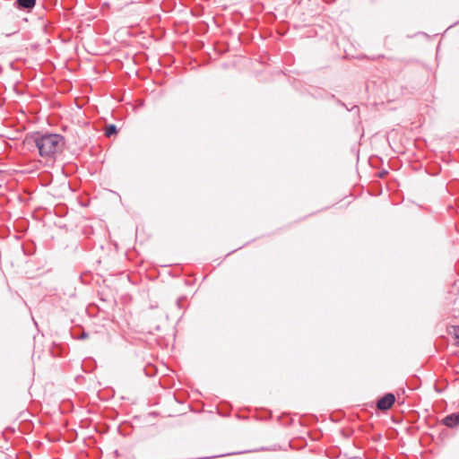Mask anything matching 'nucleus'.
Listing matches in <instances>:
<instances>
[{
    "mask_svg": "<svg viewBox=\"0 0 459 459\" xmlns=\"http://www.w3.org/2000/svg\"><path fill=\"white\" fill-rule=\"evenodd\" d=\"M30 140L35 143L39 155L42 157H54L63 152L65 144L64 136L58 134L36 132L31 134Z\"/></svg>",
    "mask_w": 459,
    "mask_h": 459,
    "instance_id": "1",
    "label": "nucleus"
},
{
    "mask_svg": "<svg viewBox=\"0 0 459 459\" xmlns=\"http://www.w3.org/2000/svg\"><path fill=\"white\" fill-rule=\"evenodd\" d=\"M395 402V396L392 393H387L377 400V408L380 411L389 410Z\"/></svg>",
    "mask_w": 459,
    "mask_h": 459,
    "instance_id": "2",
    "label": "nucleus"
},
{
    "mask_svg": "<svg viewBox=\"0 0 459 459\" xmlns=\"http://www.w3.org/2000/svg\"><path fill=\"white\" fill-rule=\"evenodd\" d=\"M443 424L448 428H456L459 426V411L455 413H451L446 416L443 420Z\"/></svg>",
    "mask_w": 459,
    "mask_h": 459,
    "instance_id": "3",
    "label": "nucleus"
},
{
    "mask_svg": "<svg viewBox=\"0 0 459 459\" xmlns=\"http://www.w3.org/2000/svg\"><path fill=\"white\" fill-rule=\"evenodd\" d=\"M36 5V0H15L14 6L19 10L30 11Z\"/></svg>",
    "mask_w": 459,
    "mask_h": 459,
    "instance_id": "4",
    "label": "nucleus"
},
{
    "mask_svg": "<svg viewBox=\"0 0 459 459\" xmlns=\"http://www.w3.org/2000/svg\"><path fill=\"white\" fill-rule=\"evenodd\" d=\"M117 133V128L116 125L110 124L105 128V135L107 137H110Z\"/></svg>",
    "mask_w": 459,
    "mask_h": 459,
    "instance_id": "5",
    "label": "nucleus"
},
{
    "mask_svg": "<svg viewBox=\"0 0 459 459\" xmlns=\"http://www.w3.org/2000/svg\"><path fill=\"white\" fill-rule=\"evenodd\" d=\"M454 335L456 342L459 344V326L454 327Z\"/></svg>",
    "mask_w": 459,
    "mask_h": 459,
    "instance_id": "6",
    "label": "nucleus"
},
{
    "mask_svg": "<svg viewBox=\"0 0 459 459\" xmlns=\"http://www.w3.org/2000/svg\"><path fill=\"white\" fill-rule=\"evenodd\" d=\"M88 335H89V334H88L86 332H84V331H83V332L82 333V334H81L80 336H78L77 338H78V339H81V340H83V339L88 338Z\"/></svg>",
    "mask_w": 459,
    "mask_h": 459,
    "instance_id": "7",
    "label": "nucleus"
}]
</instances>
